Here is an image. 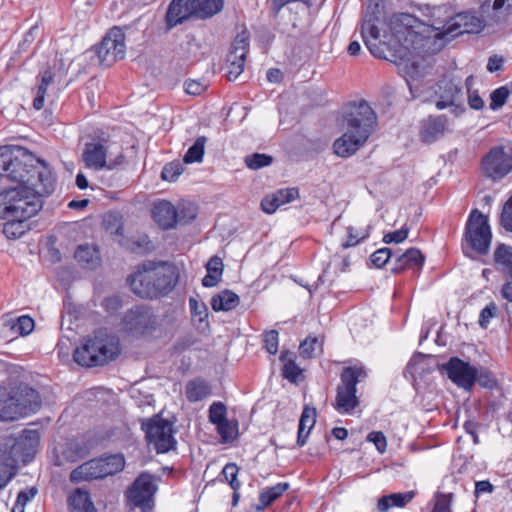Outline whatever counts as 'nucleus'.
<instances>
[{
	"label": "nucleus",
	"mask_w": 512,
	"mask_h": 512,
	"mask_svg": "<svg viewBox=\"0 0 512 512\" xmlns=\"http://www.w3.org/2000/svg\"><path fill=\"white\" fill-rule=\"evenodd\" d=\"M424 26L409 13L393 15L387 22L382 5L370 2L363 16L361 35L372 55L386 59V50L396 49L397 45L416 48L423 39Z\"/></svg>",
	"instance_id": "1"
},
{
	"label": "nucleus",
	"mask_w": 512,
	"mask_h": 512,
	"mask_svg": "<svg viewBox=\"0 0 512 512\" xmlns=\"http://www.w3.org/2000/svg\"><path fill=\"white\" fill-rule=\"evenodd\" d=\"M0 177L31 188L36 193L51 194L56 178L49 164L23 147H0Z\"/></svg>",
	"instance_id": "2"
},
{
	"label": "nucleus",
	"mask_w": 512,
	"mask_h": 512,
	"mask_svg": "<svg viewBox=\"0 0 512 512\" xmlns=\"http://www.w3.org/2000/svg\"><path fill=\"white\" fill-rule=\"evenodd\" d=\"M344 134L335 140L334 152L340 157L356 153L377 127V115L365 100L350 102L344 111Z\"/></svg>",
	"instance_id": "3"
},
{
	"label": "nucleus",
	"mask_w": 512,
	"mask_h": 512,
	"mask_svg": "<svg viewBox=\"0 0 512 512\" xmlns=\"http://www.w3.org/2000/svg\"><path fill=\"white\" fill-rule=\"evenodd\" d=\"M179 280L177 268L167 262L146 261L127 278L131 291L142 299H158L173 291Z\"/></svg>",
	"instance_id": "4"
},
{
	"label": "nucleus",
	"mask_w": 512,
	"mask_h": 512,
	"mask_svg": "<svg viewBox=\"0 0 512 512\" xmlns=\"http://www.w3.org/2000/svg\"><path fill=\"white\" fill-rule=\"evenodd\" d=\"M120 353L118 337L107 329H98L76 347L73 358L82 367L102 366L114 360Z\"/></svg>",
	"instance_id": "5"
},
{
	"label": "nucleus",
	"mask_w": 512,
	"mask_h": 512,
	"mask_svg": "<svg viewBox=\"0 0 512 512\" xmlns=\"http://www.w3.org/2000/svg\"><path fill=\"white\" fill-rule=\"evenodd\" d=\"M40 406V396L31 386H0V420H16Z\"/></svg>",
	"instance_id": "6"
},
{
	"label": "nucleus",
	"mask_w": 512,
	"mask_h": 512,
	"mask_svg": "<svg viewBox=\"0 0 512 512\" xmlns=\"http://www.w3.org/2000/svg\"><path fill=\"white\" fill-rule=\"evenodd\" d=\"M36 431H25L19 438L7 436L0 442V490L3 489L17 473V460L24 455L27 443L31 449L37 444Z\"/></svg>",
	"instance_id": "7"
},
{
	"label": "nucleus",
	"mask_w": 512,
	"mask_h": 512,
	"mask_svg": "<svg viewBox=\"0 0 512 512\" xmlns=\"http://www.w3.org/2000/svg\"><path fill=\"white\" fill-rule=\"evenodd\" d=\"M223 7L224 0H173L165 17L167 28L171 29L191 17L209 19L220 13Z\"/></svg>",
	"instance_id": "8"
},
{
	"label": "nucleus",
	"mask_w": 512,
	"mask_h": 512,
	"mask_svg": "<svg viewBox=\"0 0 512 512\" xmlns=\"http://www.w3.org/2000/svg\"><path fill=\"white\" fill-rule=\"evenodd\" d=\"M442 375H446L454 384H497L492 372L485 368H477L459 357H451L446 363L438 365Z\"/></svg>",
	"instance_id": "9"
},
{
	"label": "nucleus",
	"mask_w": 512,
	"mask_h": 512,
	"mask_svg": "<svg viewBox=\"0 0 512 512\" xmlns=\"http://www.w3.org/2000/svg\"><path fill=\"white\" fill-rule=\"evenodd\" d=\"M123 330L133 337L151 336L159 327V319L149 305H135L128 309L121 321Z\"/></svg>",
	"instance_id": "10"
},
{
	"label": "nucleus",
	"mask_w": 512,
	"mask_h": 512,
	"mask_svg": "<svg viewBox=\"0 0 512 512\" xmlns=\"http://www.w3.org/2000/svg\"><path fill=\"white\" fill-rule=\"evenodd\" d=\"M492 233L487 217L477 209L469 216L465 228V240L469 247L480 255L488 253Z\"/></svg>",
	"instance_id": "11"
},
{
	"label": "nucleus",
	"mask_w": 512,
	"mask_h": 512,
	"mask_svg": "<svg viewBox=\"0 0 512 512\" xmlns=\"http://www.w3.org/2000/svg\"><path fill=\"white\" fill-rule=\"evenodd\" d=\"M172 423L155 415L142 422L146 439L157 453H166L175 448L176 440L173 436Z\"/></svg>",
	"instance_id": "12"
},
{
	"label": "nucleus",
	"mask_w": 512,
	"mask_h": 512,
	"mask_svg": "<svg viewBox=\"0 0 512 512\" xmlns=\"http://www.w3.org/2000/svg\"><path fill=\"white\" fill-rule=\"evenodd\" d=\"M18 195L13 197L9 204V211L7 219H29L36 215L42 208L43 196H48L47 193H36L31 188L16 187Z\"/></svg>",
	"instance_id": "13"
},
{
	"label": "nucleus",
	"mask_w": 512,
	"mask_h": 512,
	"mask_svg": "<svg viewBox=\"0 0 512 512\" xmlns=\"http://www.w3.org/2000/svg\"><path fill=\"white\" fill-rule=\"evenodd\" d=\"M97 56L101 65L110 67L116 61L121 60L125 56V35L118 28H112L102 39L97 48Z\"/></svg>",
	"instance_id": "14"
},
{
	"label": "nucleus",
	"mask_w": 512,
	"mask_h": 512,
	"mask_svg": "<svg viewBox=\"0 0 512 512\" xmlns=\"http://www.w3.org/2000/svg\"><path fill=\"white\" fill-rule=\"evenodd\" d=\"M481 168L487 178L501 180L512 170V155L504 147L495 146L483 157Z\"/></svg>",
	"instance_id": "15"
},
{
	"label": "nucleus",
	"mask_w": 512,
	"mask_h": 512,
	"mask_svg": "<svg viewBox=\"0 0 512 512\" xmlns=\"http://www.w3.org/2000/svg\"><path fill=\"white\" fill-rule=\"evenodd\" d=\"M439 100L436 101L435 106L438 110H443L447 107H453L451 112L455 116L461 115L465 112L463 105V90L459 82L453 79L442 80L438 84Z\"/></svg>",
	"instance_id": "16"
},
{
	"label": "nucleus",
	"mask_w": 512,
	"mask_h": 512,
	"mask_svg": "<svg viewBox=\"0 0 512 512\" xmlns=\"http://www.w3.org/2000/svg\"><path fill=\"white\" fill-rule=\"evenodd\" d=\"M106 142V139H101L97 142L92 141L85 144L82 153V160L86 168L94 169L96 171L105 168L112 170L117 164H120L123 161L124 157L120 155L115 161L107 162L106 158L108 147L105 144Z\"/></svg>",
	"instance_id": "17"
},
{
	"label": "nucleus",
	"mask_w": 512,
	"mask_h": 512,
	"mask_svg": "<svg viewBox=\"0 0 512 512\" xmlns=\"http://www.w3.org/2000/svg\"><path fill=\"white\" fill-rule=\"evenodd\" d=\"M485 27L484 20L476 12L464 11L454 15L446 30L447 41L462 34H477Z\"/></svg>",
	"instance_id": "18"
},
{
	"label": "nucleus",
	"mask_w": 512,
	"mask_h": 512,
	"mask_svg": "<svg viewBox=\"0 0 512 512\" xmlns=\"http://www.w3.org/2000/svg\"><path fill=\"white\" fill-rule=\"evenodd\" d=\"M249 42L245 34H239L232 42L227 56L226 77L229 81H235L244 71Z\"/></svg>",
	"instance_id": "19"
},
{
	"label": "nucleus",
	"mask_w": 512,
	"mask_h": 512,
	"mask_svg": "<svg viewBox=\"0 0 512 512\" xmlns=\"http://www.w3.org/2000/svg\"><path fill=\"white\" fill-rule=\"evenodd\" d=\"M450 132V122L446 115H429L420 122L419 139L424 144H432Z\"/></svg>",
	"instance_id": "20"
},
{
	"label": "nucleus",
	"mask_w": 512,
	"mask_h": 512,
	"mask_svg": "<svg viewBox=\"0 0 512 512\" xmlns=\"http://www.w3.org/2000/svg\"><path fill=\"white\" fill-rule=\"evenodd\" d=\"M156 489L152 476L142 473L134 481L133 486L128 492V498L135 506L140 507L143 512H146L147 508H150V502Z\"/></svg>",
	"instance_id": "21"
},
{
	"label": "nucleus",
	"mask_w": 512,
	"mask_h": 512,
	"mask_svg": "<svg viewBox=\"0 0 512 512\" xmlns=\"http://www.w3.org/2000/svg\"><path fill=\"white\" fill-rule=\"evenodd\" d=\"M425 16L427 17L426 25L437 31L435 36L447 41L446 30L449 28L450 20L454 17L450 7L447 5L427 7Z\"/></svg>",
	"instance_id": "22"
},
{
	"label": "nucleus",
	"mask_w": 512,
	"mask_h": 512,
	"mask_svg": "<svg viewBox=\"0 0 512 512\" xmlns=\"http://www.w3.org/2000/svg\"><path fill=\"white\" fill-rule=\"evenodd\" d=\"M152 216L154 221L164 230L173 228L177 223V210L166 200L154 204Z\"/></svg>",
	"instance_id": "23"
},
{
	"label": "nucleus",
	"mask_w": 512,
	"mask_h": 512,
	"mask_svg": "<svg viewBox=\"0 0 512 512\" xmlns=\"http://www.w3.org/2000/svg\"><path fill=\"white\" fill-rule=\"evenodd\" d=\"M101 470L100 459H91L77 468H75L70 474V481L73 483H79L82 481H91L95 479H102L103 474Z\"/></svg>",
	"instance_id": "24"
},
{
	"label": "nucleus",
	"mask_w": 512,
	"mask_h": 512,
	"mask_svg": "<svg viewBox=\"0 0 512 512\" xmlns=\"http://www.w3.org/2000/svg\"><path fill=\"white\" fill-rule=\"evenodd\" d=\"M356 386H338L335 409L340 413H350L359 405Z\"/></svg>",
	"instance_id": "25"
},
{
	"label": "nucleus",
	"mask_w": 512,
	"mask_h": 512,
	"mask_svg": "<svg viewBox=\"0 0 512 512\" xmlns=\"http://www.w3.org/2000/svg\"><path fill=\"white\" fill-rule=\"evenodd\" d=\"M424 263V256L417 248H410L405 253L397 255L394 266L392 267L393 273H400L409 268H420Z\"/></svg>",
	"instance_id": "26"
},
{
	"label": "nucleus",
	"mask_w": 512,
	"mask_h": 512,
	"mask_svg": "<svg viewBox=\"0 0 512 512\" xmlns=\"http://www.w3.org/2000/svg\"><path fill=\"white\" fill-rule=\"evenodd\" d=\"M316 415L317 413L314 407L309 405L304 407L298 426L297 444L300 447L305 445L310 431L316 423Z\"/></svg>",
	"instance_id": "27"
},
{
	"label": "nucleus",
	"mask_w": 512,
	"mask_h": 512,
	"mask_svg": "<svg viewBox=\"0 0 512 512\" xmlns=\"http://www.w3.org/2000/svg\"><path fill=\"white\" fill-rule=\"evenodd\" d=\"M413 491L393 493L378 499L377 508L380 512H387L392 507H404L414 497Z\"/></svg>",
	"instance_id": "28"
},
{
	"label": "nucleus",
	"mask_w": 512,
	"mask_h": 512,
	"mask_svg": "<svg viewBox=\"0 0 512 512\" xmlns=\"http://www.w3.org/2000/svg\"><path fill=\"white\" fill-rule=\"evenodd\" d=\"M68 504L72 512H95L89 493L80 488L69 496Z\"/></svg>",
	"instance_id": "29"
},
{
	"label": "nucleus",
	"mask_w": 512,
	"mask_h": 512,
	"mask_svg": "<svg viewBox=\"0 0 512 512\" xmlns=\"http://www.w3.org/2000/svg\"><path fill=\"white\" fill-rule=\"evenodd\" d=\"M239 296L226 289L211 299V307L214 311H230L239 305Z\"/></svg>",
	"instance_id": "30"
},
{
	"label": "nucleus",
	"mask_w": 512,
	"mask_h": 512,
	"mask_svg": "<svg viewBox=\"0 0 512 512\" xmlns=\"http://www.w3.org/2000/svg\"><path fill=\"white\" fill-rule=\"evenodd\" d=\"M8 373V384H39V375L34 374L30 371L18 365H10L7 368Z\"/></svg>",
	"instance_id": "31"
},
{
	"label": "nucleus",
	"mask_w": 512,
	"mask_h": 512,
	"mask_svg": "<svg viewBox=\"0 0 512 512\" xmlns=\"http://www.w3.org/2000/svg\"><path fill=\"white\" fill-rule=\"evenodd\" d=\"M75 259L84 267L93 269L99 264V254L96 248L81 245L75 251Z\"/></svg>",
	"instance_id": "32"
},
{
	"label": "nucleus",
	"mask_w": 512,
	"mask_h": 512,
	"mask_svg": "<svg viewBox=\"0 0 512 512\" xmlns=\"http://www.w3.org/2000/svg\"><path fill=\"white\" fill-rule=\"evenodd\" d=\"M289 488L288 483H278L275 486L264 489L259 496L260 504L256 507L258 511L263 510L277 500Z\"/></svg>",
	"instance_id": "33"
},
{
	"label": "nucleus",
	"mask_w": 512,
	"mask_h": 512,
	"mask_svg": "<svg viewBox=\"0 0 512 512\" xmlns=\"http://www.w3.org/2000/svg\"><path fill=\"white\" fill-rule=\"evenodd\" d=\"M99 459L101 461V470H103V478L122 471L125 466V460L121 454L101 457Z\"/></svg>",
	"instance_id": "34"
},
{
	"label": "nucleus",
	"mask_w": 512,
	"mask_h": 512,
	"mask_svg": "<svg viewBox=\"0 0 512 512\" xmlns=\"http://www.w3.org/2000/svg\"><path fill=\"white\" fill-rule=\"evenodd\" d=\"M54 74L51 70H45L40 76V82L36 89V96L33 100V107L36 110H40L44 106V99L48 89V86L53 82Z\"/></svg>",
	"instance_id": "35"
},
{
	"label": "nucleus",
	"mask_w": 512,
	"mask_h": 512,
	"mask_svg": "<svg viewBox=\"0 0 512 512\" xmlns=\"http://www.w3.org/2000/svg\"><path fill=\"white\" fill-rule=\"evenodd\" d=\"M494 261L501 269L512 277V247L500 244L494 251Z\"/></svg>",
	"instance_id": "36"
},
{
	"label": "nucleus",
	"mask_w": 512,
	"mask_h": 512,
	"mask_svg": "<svg viewBox=\"0 0 512 512\" xmlns=\"http://www.w3.org/2000/svg\"><path fill=\"white\" fill-rule=\"evenodd\" d=\"M366 378L367 371L361 364L344 367L341 373L342 384H357Z\"/></svg>",
	"instance_id": "37"
},
{
	"label": "nucleus",
	"mask_w": 512,
	"mask_h": 512,
	"mask_svg": "<svg viewBox=\"0 0 512 512\" xmlns=\"http://www.w3.org/2000/svg\"><path fill=\"white\" fill-rule=\"evenodd\" d=\"M323 341L317 337H308L300 343L299 352L304 358L311 359L322 352Z\"/></svg>",
	"instance_id": "38"
},
{
	"label": "nucleus",
	"mask_w": 512,
	"mask_h": 512,
	"mask_svg": "<svg viewBox=\"0 0 512 512\" xmlns=\"http://www.w3.org/2000/svg\"><path fill=\"white\" fill-rule=\"evenodd\" d=\"M8 222L3 227V233L8 239H17L21 237L28 226L25 224L27 219H7Z\"/></svg>",
	"instance_id": "39"
},
{
	"label": "nucleus",
	"mask_w": 512,
	"mask_h": 512,
	"mask_svg": "<svg viewBox=\"0 0 512 512\" xmlns=\"http://www.w3.org/2000/svg\"><path fill=\"white\" fill-rule=\"evenodd\" d=\"M205 143L206 137H198L184 155L183 161L185 163L201 162L204 155Z\"/></svg>",
	"instance_id": "40"
},
{
	"label": "nucleus",
	"mask_w": 512,
	"mask_h": 512,
	"mask_svg": "<svg viewBox=\"0 0 512 512\" xmlns=\"http://www.w3.org/2000/svg\"><path fill=\"white\" fill-rule=\"evenodd\" d=\"M216 426L223 443L233 441L238 435L237 422L230 421L227 419L217 424Z\"/></svg>",
	"instance_id": "41"
},
{
	"label": "nucleus",
	"mask_w": 512,
	"mask_h": 512,
	"mask_svg": "<svg viewBox=\"0 0 512 512\" xmlns=\"http://www.w3.org/2000/svg\"><path fill=\"white\" fill-rule=\"evenodd\" d=\"M129 249L133 253L147 254L154 250V245L147 235H140L130 242Z\"/></svg>",
	"instance_id": "42"
},
{
	"label": "nucleus",
	"mask_w": 512,
	"mask_h": 512,
	"mask_svg": "<svg viewBox=\"0 0 512 512\" xmlns=\"http://www.w3.org/2000/svg\"><path fill=\"white\" fill-rule=\"evenodd\" d=\"M273 158L267 154L254 153L245 157V164L248 168L258 170L270 165Z\"/></svg>",
	"instance_id": "43"
},
{
	"label": "nucleus",
	"mask_w": 512,
	"mask_h": 512,
	"mask_svg": "<svg viewBox=\"0 0 512 512\" xmlns=\"http://www.w3.org/2000/svg\"><path fill=\"white\" fill-rule=\"evenodd\" d=\"M347 234V240L342 244V247L345 249L353 247L366 239L370 234V226H367L363 232H359L356 228L349 226L347 228Z\"/></svg>",
	"instance_id": "44"
},
{
	"label": "nucleus",
	"mask_w": 512,
	"mask_h": 512,
	"mask_svg": "<svg viewBox=\"0 0 512 512\" xmlns=\"http://www.w3.org/2000/svg\"><path fill=\"white\" fill-rule=\"evenodd\" d=\"M197 216V207L195 204L186 203L182 204L177 210V223L188 224L192 222Z\"/></svg>",
	"instance_id": "45"
},
{
	"label": "nucleus",
	"mask_w": 512,
	"mask_h": 512,
	"mask_svg": "<svg viewBox=\"0 0 512 512\" xmlns=\"http://www.w3.org/2000/svg\"><path fill=\"white\" fill-rule=\"evenodd\" d=\"M17 195V188L4 189L0 192V218L7 219L9 204Z\"/></svg>",
	"instance_id": "46"
},
{
	"label": "nucleus",
	"mask_w": 512,
	"mask_h": 512,
	"mask_svg": "<svg viewBox=\"0 0 512 512\" xmlns=\"http://www.w3.org/2000/svg\"><path fill=\"white\" fill-rule=\"evenodd\" d=\"M184 168L180 162H170L163 167L161 177L165 181H175L183 172Z\"/></svg>",
	"instance_id": "47"
},
{
	"label": "nucleus",
	"mask_w": 512,
	"mask_h": 512,
	"mask_svg": "<svg viewBox=\"0 0 512 512\" xmlns=\"http://www.w3.org/2000/svg\"><path fill=\"white\" fill-rule=\"evenodd\" d=\"M508 96L509 90L505 86L499 87L492 91L490 94V109L498 110L501 108L506 103Z\"/></svg>",
	"instance_id": "48"
},
{
	"label": "nucleus",
	"mask_w": 512,
	"mask_h": 512,
	"mask_svg": "<svg viewBox=\"0 0 512 512\" xmlns=\"http://www.w3.org/2000/svg\"><path fill=\"white\" fill-rule=\"evenodd\" d=\"M472 81H473V76L467 77V79L465 81V85L467 87V93H468V104H469L470 108H472L474 110H481L484 107L485 103L477 91L471 90Z\"/></svg>",
	"instance_id": "49"
},
{
	"label": "nucleus",
	"mask_w": 512,
	"mask_h": 512,
	"mask_svg": "<svg viewBox=\"0 0 512 512\" xmlns=\"http://www.w3.org/2000/svg\"><path fill=\"white\" fill-rule=\"evenodd\" d=\"M209 420L215 425L227 420L226 407L223 403L215 402L210 406Z\"/></svg>",
	"instance_id": "50"
},
{
	"label": "nucleus",
	"mask_w": 512,
	"mask_h": 512,
	"mask_svg": "<svg viewBox=\"0 0 512 512\" xmlns=\"http://www.w3.org/2000/svg\"><path fill=\"white\" fill-rule=\"evenodd\" d=\"M500 225L512 232V196L505 202L500 215Z\"/></svg>",
	"instance_id": "51"
},
{
	"label": "nucleus",
	"mask_w": 512,
	"mask_h": 512,
	"mask_svg": "<svg viewBox=\"0 0 512 512\" xmlns=\"http://www.w3.org/2000/svg\"><path fill=\"white\" fill-rule=\"evenodd\" d=\"M393 256V252L390 248H381L375 251L371 256L370 260L372 264L377 267H383L389 259Z\"/></svg>",
	"instance_id": "52"
},
{
	"label": "nucleus",
	"mask_w": 512,
	"mask_h": 512,
	"mask_svg": "<svg viewBox=\"0 0 512 512\" xmlns=\"http://www.w3.org/2000/svg\"><path fill=\"white\" fill-rule=\"evenodd\" d=\"M279 333L277 330H269L264 333L265 349L269 354L275 355L278 352Z\"/></svg>",
	"instance_id": "53"
},
{
	"label": "nucleus",
	"mask_w": 512,
	"mask_h": 512,
	"mask_svg": "<svg viewBox=\"0 0 512 512\" xmlns=\"http://www.w3.org/2000/svg\"><path fill=\"white\" fill-rule=\"evenodd\" d=\"M225 479L229 482V485L234 491H237L240 488V483L237 480L238 467L236 464L229 463L227 464L222 471Z\"/></svg>",
	"instance_id": "54"
},
{
	"label": "nucleus",
	"mask_w": 512,
	"mask_h": 512,
	"mask_svg": "<svg viewBox=\"0 0 512 512\" xmlns=\"http://www.w3.org/2000/svg\"><path fill=\"white\" fill-rule=\"evenodd\" d=\"M62 455L64 459L68 462H75L78 459L82 458L83 453L82 449L79 447L77 443H67L62 451Z\"/></svg>",
	"instance_id": "55"
},
{
	"label": "nucleus",
	"mask_w": 512,
	"mask_h": 512,
	"mask_svg": "<svg viewBox=\"0 0 512 512\" xmlns=\"http://www.w3.org/2000/svg\"><path fill=\"white\" fill-rule=\"evenodd\" d=\"M302 370L293 360H288L283 366V376L290 382H296L301 375Z\"/></svg>",
	"instance_id": "56"
},
{
	"label": "nucleus",
	"mask_w": 512,
	"mask_h": 512,
	"mask_svg": "<svg viewBox=\"0 0 512 512\" xmlns=\"http://www.w3.org/2000/svg\"><path fill=\"white\" fill-rule=\"evenodd\" d=\"M408 233L409 228L404 225L400 230L385 234L383 237V242L386 244L401 243L408 237Z\"/></svg>",
	"instance_id": "57"
},
{
	"label": "nucleus",
	"mask_w": 512,
	"mask_h": 512,
	"mask_svg": "<svg viewBox=\"0 0 512 512\" xmlns=\"http://www.w3.org/2000/svg\"><path fill=\"white\" fill-rule=\"evenodd\" d=\"M274 194L279 199V203L282 206L298 198L299 190L297 188H285L276 191Z\"/></svg>",
	"instance_id": "58"
},
{
	"label": "nucleus",
	"mask_w": 512,
	"mask_h": 512,
	"mask_svg": "<svg viewBox=\"0 0 512 512\" xmlns=\"http://www.w3.org/2000/svg\"><path fill=\"white\" fill-rule=\"evenodd\" d=\"M189 306L191 310V314L193 316H198L200 321H203L208 316V309L205 303L199 302L195 298L189 299Z\"/></svg>",
	"instance_id": "59"
},
{
	"label": "nucleus",
	"mask_w": 512,
	"mask_h": 512,
	"mask_svg": "<svg viewBox=\"0 0 512 512\" xmlns=\"http://www.w3.org/2000/svg\"><path fill=\"white\" fill-rule=\"evenodd\" d=\"M367 441L374 443L379 453H384L387 448L386 437L382 432L374 431L368 434Z\"/></svg>",
	"instance_id": "60"
},
{
	"label": "nucleus",
	"mask_w": 512,
	"mask_h": 512,
	"mask_svg": "<svg viewBox=\"0 0 512 512\" xmlns=\"http://www.w3.org/2000/svg\"><path fill=\"white\" fill-rule=\"evenodd\" d=\"M280 206L281 204L279 203V199L274 193L267 195L261 201V208L267 214L274 213Z\"/></svg>",
	"instance_id": "61"
},
{
	"label": "nucleus",
	"mask_w": 512,
	"mask_h": 512,
	"mask_svg": "<svg viewBox=\"0 0 512 512\" xmlns=\"http://www.w3.org/2000/svg\"><path fill=\"white\" fill-rule=\"evenodd\" d=\"M496 310L497 307L494 303H490L481 310L478 323L482 328L487 327L490 319L495 316Z\"/></svg>",
	"instance_id": "62"
},
{
	"label": "nucleus",
	"mask_w": 512,
	"mask_h": 512,
	"mask_svg": "<svg viewBox=\"0 0 512 512\" xmlns=\"http://www.w3.org/2000/svg\"><path fill=\"white\" fill-rule=\"evenodd\" d=\"M16 326L21 335H28L33 331L34 320L29 316H21L18 318Z\"/></svg>",
	"instance_id": "63"
},
{
	"label": "nucleus",
	"mask_w": 512,
	"mask_h": 512,
	"mask_svg": "<svg viewBox=\"0 0 512 512\" xmlns=\"http://www.w3.org/2000/svg\"><path fill=\"white\" fill-rule=\"evenodd\" d=\"M102 306L107 312L114 313L122 307V300L117 295L109 296L104 298Z\"/></svg>",
	"instance_id": "64"
}]
</instances>
